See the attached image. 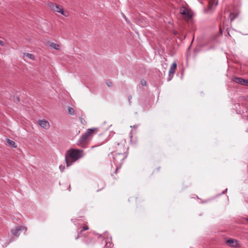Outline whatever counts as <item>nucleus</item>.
Returning <instances> with one entry per match:
<instances>
[{
  "instance_id": "4468645a",
  "label": "nucleus",
  "mask_w": 248,
  "mask_h": 248,
  "mask_svg": "<svg viewBox=\"0 0 248 248\" xmlns=\"http://www.w3.org/2000/svg\"><path fill=\"white\" fill-rule=\"evenodd\" d=\"M238 15L236 14H234L233 13H231L230 14L229 18L231 20V21H233L237 16Z\"/></svg>"
},
{
  "instance_id": "f3484780",
  "label": "nucleus",
  "mask_w": 248,
  "mask_h": 248,
  "mask_svg": "<svg viewBox=\"0 0 248 248\" xmlns=\"http://www.w3.org/2000/svg\"><path fill=\"white\" fill-rule=\"evenodd\" d=\"M89 230V227L87 225H84L82 228L80 232H78V234H81L83 231H85L86 230Z\"/></svg>"
},
{
  "instance_id": "4be33fe9",
  "label": "nucleus",
  "mask_w": 248,
  "mask_h": 248,
  "mask_svg": "<svg viewBox=\"0 0 248 248\" xmlns=\"http://www.w3.org/2000/svg\"><path fill=\"white\" fill-rule=\"evenodd\" d=\"M111 245H112V243L109 242L108 243H106V246L107 247H111Z\"/></svg>"
},
{
  "instance_id": "f257e3e1",
  "label": "nucleus",
  "mask_w": 248,
  "mask_h": 248,
  "mask_svg": "<svg viewBox=\"0 0 248 248\" xmlns=\"http://www.w3.org/2000/svg\"><path fill=\"white\" fill-rule=\"evenodd\" d=\"M97 128L88 129L86 132L80 137L77 142L78 146L86 148L90 144L93 136L98 132Z\"/></svg>"
},
{
  "instance_id": "a211bd4d",
  "label": "nucleus",
  "mask_w": 248,
  "mask_h": 248,
  "mask_svg": "<svg viewBox=\"0 0 248 248\" xmlns=\"http://www.w3.org/2000/svg\"><path fill=\"white\" fill-rule=\"evenodd\" d=\"M75 110L73 108L70 107L68 108V112L71 115H74Z\"/></svg>"
},
{
  "instance_id": "f8f14e48",
  "label": "nucleus",
  "mask_w": 248,
  "mask_h": 248,
  "mask_svg": "<svg viewBox=\"0 0 248 248\" xmlns=\"http://www.w3.org/2000/svg\"><path fill=\"white\" fill-rule=\"evenodd\" d=\"M39 124L42 127L45 129H48L50 126L49 123L46 120H39Z\"/></svg>"
},
{
  "instance_id": "7ed1b4c3",
  "label": "nucleus",
  "mask_w": 248,
  "mask_h": 248,
  "mask_svg": "<svg viewBox=\"0 0 248 248\" xmlns=\"http://www.w3.org/2000/svg\"><path fill=\"white\" fill-rule=\"evenodd\" d=\"M113 155V162L117 166L115 170V173H117L118 170L121 167V165L123 164L124 160L126 158L127 156V154L111 153Z\"/></svg>"
},
{
  "instance_id": "6ab92c4d",
  "label": "nucleus",
  "mask_w": 248,
  "mask_h": 248,
  "mask_svg": "<svg viewBox=\"0 0 248 248\" xmlns=\"http://www.w3.org/2000/svg\"><path fill=\"white\" fill-rule=\"evenodd\" d=\"M140 83L142 86H146V81L144 79H142L140 81Z\"/></svg>"
},
{
  "instance_id": "1a4fd4ad",
  "label": "nucleus",
  "mask_w": 248,
  "mask_h": 248,
  "mask_svg": "<svg viewBox=\"0 0 248 248\" xmlns=\"http://www.w3.org/2000/svg\"><path fill=\"white\" fill-rule=\"evenodd\" d=\"M232 81L242 85L248 86V79H245L241 78L234 77L232 78Z\"/></svg>"
},
{
  "instance_id": "39448f33",
  "label": "nucleus",
  "mask_w": 248,
  "mask_h": 248,
  "mask_svg": "<svg viewBox=\"0 0 248 248\" xmlns=\"http://www.w3.org/2000/svg\"><path fill=\"white\" fill-rule=\"evenodd\" d=\"M115 150L112 152L128 154V147L125 145V142L122 141L118 143L114 147Z\"/></svg>"
},
{
  "instance_id": "20e7f679",
  "label": "nucleus",
  "mask_w": 248,
  "mask_h": 248,
  "mask_svg": "<svg viewBox=\"0 0 248 248\" xmlns=\"http://www.w3.org/2000/svg\"><path fill=\"white\" fill-rule=\"evenodd\" d=\"M48 7L52 11L54 12L60 13L65 17L68 16V13L64 12L62 7L61 5H58L52 2H49L47 4Z\"/></svg>"
},
{
  "instance_id": "ddd939ff",
  "label": "nucleus",
  "mask_w": 248,
  "mask_h": 248,
  "mask_svg": "<svg viewBox=\"0 0 248 248\" xmlns=\"http://www.w3.org/2000/svg\"><path fill=\"white\" fill-rule=\"evenodd\" d=\"M23 57H26L28 58L29 59L32 60H35V56L32 55V54L29 53H24L23 54Z\"/></svg>"
},
{
  "instance_id": "2eb2a0df",
  "label": "nucleus",
  "mask_w": 248,
  "mask_h": 248,
  "mask_svg": "<svg viewBox=\"0 0 248 248\" xmlns=\"http://www.w3.org/2000/svg\"><path fill=\"white\" fill-rule=\"evenodd\" d=\"M7 142L9 144V145L11 146V147H14V148H16V143L15 141H14L10 139H7Z\"/></svg>"
},
{
  "instance_id": "dca6fc26",
  "label": "nucleus",
  "mask_w": 248,
  "mask_h": 248,
  "mask_svg": "<svg viewBox=\"0 0 248 248\" xmlns=\"http://www.w3.org/2000/svg\"><path fill=\"white\" fill-rule=\"evenodd\" d=\"M50 46L53 48L59 50L60 47V46L59 44H56L55 43H51L50 44Z\"/></svg>"
},
{
  "instance_id": "412c9836",
  "label": "nucleus",
  "mask_w": 248,
  "mask_h": 248,
  "mask_svg": "<svg viewBox=\"0 0 248 248\" xmlns=\"http://www.w3.org/2000/svg\"><path fill=\"white\" fill-rule=\"evenodd\" d=\"M59 169H60V170H61L62 172V171L64 170V169H65V167H64V166H63V165H60V166H59Z\"/></svg>"
},
{
  "instance_id": "423d86ee",
  "label": "nucleus",
  "mask_w": 248,
  "mask_h": 248,
  "mask_svg": "<svg viewBox=\"0 0 248 248\" xmlns=\"http://www.w3.org/2000/svg\"><path fill=\"white\" fill-rule=\"evenodd\" d=\"M180 13L184 18L190 19L192 17V13L190 10L185 6H182L180 8Z\"/></svg>"
},
{
  "instance_id": "6e6552de",
  "label": "nucleus",
  "mask_w": 248,
  "mask_h": 248,
  "mask_svg": "<svg viewBox=\"0 0 248 248\" xmlns=\"http://www.w3.org/2000/svg\"><path fill=\"white\" fill-rule=\"evenodd\" d=\"M226 244L227 246L233 248H239L240 247L239 241L232 238L227 239L226 241Z\"/></svg>"
},
{
  "instance_id": "aec40b11",
  "label": "nucleus",
  "mask_w": 248,
  "mask_h": 248,
  "mask_svg": "<svg viewBox=\"0 0 248 248\" xmlns=\"http://www.w3.org/2000/svg\"><path fill=\"white\" fill-rule=\"evenodd\" d=\"M106 84L108 86V87H112V85H113V84L110 81H107L106 82Z\"/></svg>"
},
{
  "instance_id": "9d476101",
  "label": "nucleus",
  "mask_w": 248,
  "mask_h": 248,
  "mask_svg": "<svg viewBox=\"0 0 248 248\" xmlns=\"http://www.w3.org/2000/svg\"><path fill=\"white\" fill-rule=\"evenodd\" d=\"M21 231H26V228L23 226L17 227L15 230L12 231L13 235L18 237L20 235L19 232Z\"/></svg>"
},
{
  "instance_id": "0eeeda50",
  "label": "nucleus",
  "mask_w": 248,
  "mask_h": 248,
  "mask_svg": "<svg viewBox=\"0 0 248 248\" xmlns=\"http://www.w3.org/2000/svg\"><path fill=\"white\" fill-rule=\"evenodd\" d=\"M102 238L101 235L95 234L93 232L90 233L89 238L86 241V243L88 246H91L94 244L96 239Z\"/></svg>"
},
{
  "instance_id": "9b49d317",
  "label": "nucleus",
  "mask_w": 248,
  "mask_h": 248,
  "mask_svg": "<svg viewBox=\"0 0 248 248\" xmlns=\"http://www.w3.org/2000/svg\"><path fill=\"white\" fill-rule=\"evenodd\" d=\"M176 67H177V64L176 62H173L170 66V70H169V77H172L175 72V70L176 69Z\"/></svg>"
},
{
  "instance_id": "f03ea898",
  "label": "nucleus",
  "mask_w": 248,
  "mask_h": 248,
  "mask_svg": "<svg viewBox=\"0 0 248 248\" xmlns=\"http://www.w3.org/2000/svg\"><path fill=\"white\" fill-rule=\"evenodd\" d=\"M83 150L76 149H70L65 154V161L66 166L68 167L73 162L83 156Z\"/></svg>"
},
{
  "instance_id": "5701e85b",
  "label": "nucleus",
  "mask_w": 248,
  "mask_h": 248,
  "mask_svg": "<svg viewBox=\"0 0 248 248\" xmlns=\"http://www.w3.org/2000/svg\"><path fill=\"white\" fill-rule=\"evenodd\" d=\"M4 42L2 40H0V46H4Z\"/></svg>"
}]
</instances>
